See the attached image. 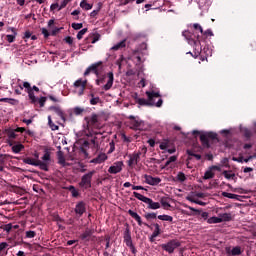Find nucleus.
Instances as JSON below:
<instances>
[{"label":"nucleus","instance_id":"52","mask_svg":"<svg viewBox=\"0 0 256 256\" xmlns=\"http://www.w3.org/2000/svg\"><path fill=\"white\" fill-rule=\"evenodd\" d=\"M15 133H17L15 130H8L7 135L9 139H17V134Z\"/></svg>","mask_w":256,"mask_h":256},{"label":"nucleus","instance_id":"35","mask_svg":"<svg viewBox=\"0 0 256 256\" xmlns=\"http://www.w3.org/2000/svg\"><path fill=\"white\" fill-rule=\"evenodd\" d=\"M187 180V177L185 176V173L183 172H178L175 181H179L180 183H183Z\"/></svg>","mask_w":256,"mask_h":256},{"label":"nucleus","instance_id":"25","mask_svg":"<svg viewBox=\"0 0 256 256\" xmlns=\"http://www.w3.org/2000/svg\"><path fill=\"white\" fill-rule=\"evenodd\" d=\"M125 47H127V40L124 39L122 41H120L119 43H117L116 45H114L111 48V51H119L120 49H125Z\"/></svg>","mask_w":256,"mask_h":256},{"label":"nucleus","instance_id":"57","mask_svg":"<svg viewBox=\"0 0 256 256\" xmlns=\"http://www.w3.org/2000/svg\"><path fill=\"white\" fill-rule=\"evenodd\" d=\"M37 102L39 103L40 107H45V103L47 102V97H40Z\"/></svg>","mask_w":256,"mask_h":256},{"label":"nucleus","instance_id":"27","mask_svg":"<svg viewBox=\"0 0 256 256\" xmlns=\"http://www.w3.org/2000/svg\"><path fill=\"white\" fill-rule=\"evenodd\" d=\"M23 163L26 165H32L33 167H37V160L34 158L26 157L23 159Z\"/></svg>","mask_w":256,"mask_h":256},{"label":"nucleus","instance_id":"26","mask_svg":"<svg viewBox=\"0 0 256 256\" xmlns=\"http://www.w3.org/2000/svg\"><path fill=\"white\" fill-rule=\"evenodd\" d=\"M74 87H76L77 89H87V80H83V79H78L74 82Z\"/></svg>","mask_w":256,"mask_h":256},{"label":"nucleus","instance_id":"31","mask_svg":"<svg viewBox=\"0 0 256 256\" xmlns=\"http://www.w3.org/2000/svg\"><path fill=\"white\" fill-rule=\"evenodd\" d=\"M242 133L247 140H249V139H251V137H253V132L249 128H243Z\"/></svg>","mask_w":256,"mask_h":256},{"label":"nucleus","instance_id":"12","mask_svg":"<svg viewBox=\"0 0 256 256\" xmlns=\"http://www.w3.org/2000/svg\"><path fill=\"white\" fill-rule=\"evenodd\" d=\"M185 207H186V209H189L190 211L193 212V213H186V215H193V216L201 215V218L204 219V221H208L209 212H202L201 210L195 209V208H193L191 206H188V205H186Z\"/></svg>","mask_w":256,"mask_h":256},{"label":"nucleus","instance_id":"50","mask_svg":"<svg viewBox=\"0 0 256 256\" xmlns=\"http://www.w3.org/2000/svg\"><path fill=\"white\" fill-rule=\"evenodd\" d=\"M105 79H107V76H105V75L100 76L99 75L98 79L96 80V85H101V84L105 83Z\"/></svg>","mask_w":256,"mask_h":256},{"label":"nucleus","instance_id":"40","mask_svg":"<svg viewBox=\"0 0 256 256\" xmlns=\"http://www.w3.org/2000/svg\"><path fill=\"white\" fill-rule=\"evenodd\" d=\"M177 161V156H171L168 161L165 163V165L162 167V169H167L171 163H175Z\"/></svg>","mask_w":256,"mask_h":256},{"label":"nucleus","instance_id":"63","mask_svg":"<svg viewBox=\"0 0 256 256\" xmlns=\"http://www.w3.org/2000/svg\"><path fill=\"white\" fill-rule=\"evenodd\" d=\"M65 43H67L68 45H73V37L71 36H67L65 39H64Z\"/></svg>","mask_w":256,"mask_h":256},{"label":"nucleus","instance_id":"51","mask_svg":"<svg viewBox=\"0 0 256 256\" xmlns=\"http://www.w3.org/2000/svg\"><path fill=\"white\" fill-rule=\"evenodd\" d=\"M201 37H202V41H203V37H213V31L211 29L203 31V34Z\"/></svg>","mask_w":256,"mask_h":256},{"label":"nucleus","instance_id":"7","mask_svg":"<svg viewBox=\"0 0 256 256\" xmlns=\"http://www.w3.org/2000/svg\"><path fill=\"white\" fill-rule=\"evenodd\" d=\"M87 123V129H101V124L99 123V115L93 113L90 117H85Z\"/></svg>","mask_w":256,"mask_h":256},{"label":"nucleus","instance_id":"24","mask_svg":"<svg viewBox=\"0 0 256 256\" xmlns=\"http://www.w3.org/2000/svg\"><path fill=\"white\" fill-rule=\"evenodd\" d=\"M91 235H93V230L86 228L84 233L80 235V239L82 241H89V239H91Z\"/></svg>","mask_w":256,"mask_h":256},{"label":"nucleus","instance_id":"44","mask_svg":"<svg viewBox=\"0 0 256 256\" xmlns=\"http://www.w3.org/2000/svg\"><path fill=\"white\" fill-rule=\"evenodd\" d=\"M85 112V108H81L79 106L73 109L74 115H82Z\"/></svg>","mask_w":256,"mask_h":256},{"label":"nucleus","instance_id":"16","mask_svg":"<svg viewBox=\"0 0 256 256\" xmlns=\"http://www.w3.org/2000/svg\"><path fill=\"white\" fill-rule=\"evenodd\" d=\"M225 251L227 256H237L243 253V250H241V246H235L232 249L231 247H226Z\"/></svg>","mask_w":256,"mask_h":256},{"label":"nucleus","instance_id":"32","mask_svg":"<svg viewBox=\"0 0 256 256\" xmlns=\"http://www.w3.org/2000/svg\"><path fill=\"white\" fill-rule=\"evenodd\" d=\"M23 149H25V146L23 144H16L14 146H12V151L13 153H21V151H23Z\"/></svg>","mask_w":256,"mask_h":256},{"label":"nucleus","instance_id":"61","mask_svg":"<svg viewBox=\"0 0 256 256\" xmlns=\"http://www.w3.org/2000/svg\"><path fill=\"white\" fill-rule=\"evenodd\" d=\"M167 147H169V142H162L159 146V148L161 149V151H165L167 149Z\"/></svg>","mask_w":256,"mask_h":256},{"label":"nucleus","instance_id":"58","mask_svg":"<svg viewBox=\"0 0 256 256\" xmlns=\"http://www.w3.org/2000/svg\"><path fill=\"white\" fill-rule=\"evenodd\" d=\"M133 55H136L137 63H143V60L141 59V56H139V50H134Z\"/></svg>","mask_w":256,"mask_h":256},{"label":"nucleus","instance_id":"2","mask_svg":"<svg viewBox=\"0 0 256 256\" xmlns=\"http://www.w3.org/2000/svg\"><path fill=\"white\" fill-rule=\"evenodd\" d=\"M193 32L185 30L182 32L183 37L188 41H192L194 45H201V41H203V27L200 26L199 23H194L192 25Z\"/></svg>","mask_w":256,"mask_h":256},{"label":"nucleus","instance_id":"29","mask_svg":"<svg viewBox=\"0 0 256 256\" xmlns=\"http://www.w3.org/2000/svg\"><path fill=\"white\" fill-rule=\"evenodd\" d=\"M154 231H153V237H159L161 235V226L159 223H154L153 224Z\"/></svg>","mask_w":256,"mask_h":256},{"label":"nucleus","instance_id":"43","mask_svg":"<svg viewBox=\"0 0 256 256\" xmlns=\"http://www.w3.org/2000/svg\"><path fill=\"white\" fill-rule=\"evenodd\" d=\"M222 197H227V199H237L239 197L237 194H232L229 192H222Z\"/></svg>","mask_w":256,"mask_h":256},{"label":"nucleus","instance_id":"37","mask_svg":"<svg viewBox=\"0 0 256 256\" xmlns=\"http://www.w3.org/2000/svg\"><path fill=\"white\" fill-rule=\"evenodd\" d=\"M158 219H159L160 221H168L169 223H173V218H172V216H169V215H166V214L159 215V216H158Z\"/></svg>","mask_w":256,"mask_h":256},{"label":"nucleus","instance_id":"23","mask_svg":"<svg viewBox=\"0 0 256 256\" xmlns=\"http://www.w3.org/2000/svg\"><path fill=\"white\" fill-rule=\"evenodd\" d=\"M101 39V34L95 33V34H90L89 37L85 39L86 43H92L95 44L96 41H99Z\"/></svg>","mask_w":256,"mask_h":256},{"label":"nucleus","instance_id":"13","mask_svg":"<svg viewBox=\"0 0 256 256\" xmlns=\"http://www.w3.org/2000/svg\"><path fill=\"white\" fill-rule=\"evenodd\" d=\"M123 171V161H117L112 166L109 167L108 173L111 175H117Z\"/></svg>","mask_w":256,"mask_h":256},{"label":"nucleus","instance_id":"17","mask_svg":"<svg viewBox=\"0 0 256 256\" xmlns=\"http://www.w3.org/2000/svg\"><path fill=\"white\" fill-rule=\"evenodd\" d=\"M76 215H79V217H83V214L85 211H87V207L84 201H80L76 204V207L74 209Z\"/></svg>","mask_w":256,"mask_h":256},{"label":"nucleus","instance_id":"38","mask_svg":"<svg viewBox=\"0 0 256 256\" xmlns=\"http://www.w3.org/2000/svg\"><path fill=\"white\" fill-rule=\"evenodd\" d=\"M219 218L221 219V223H223V221H231L232 216H231V213H224V214H220Z\"/></svg>","mask_w":256,"mask_h":256},{"label":"nucleus","instance_id":"4","mask_svg":"<svg viewBox=\"0 0 256 256\" xmlns=\"http://www.w3.org/2000/svg\"><path fill=\"white\" fill-rule=\"evenodd\" d=\"M160 247L163 249V251H166L171 255L175 253V249L181 247V242H179L177 239H172L166 244H161Z\"/></svg>","mask_w":256,"mask_h":256},{"label":"nucleus","instance_id":"11","mask_svg":"<svg viewBox=\"0 0 256 256\" xmlns=\"http://www.w3.org/2000/svg\"><path fill=\"white\" fill-rule=\"evenodd\" d=\"M187 55H192V57H194V59H197L199 56L200 60L207 61V57H209V55H211V50H209V48H207V47H204L203 50L195 53V55H193V53H191V52H187Z\"/></svg>","mask_w":256,"mask_h":256},{"label":"nucleus","instance_id":"39","mask_svg":"<svg viewBox=\"0 0 256 256\" xmlns=\"http://www.w3.org/2000/svg\"><path fill=\"white\" fill-rule=\"evenodd\" d=\"M207 223H209V225H213L215 223H221V219L217 216H213L208 218Z\"/></svg>","mask_w":256,"mask_h":256},{"label":"nucleus","instance_id":"64","mask_svg":"<svg viewBox=\"0 0 256 256\" xmlns=\"http://www.w3.org/2000/svg\"><path fill=\"white\" fill-rule=\"evenodd\" d=\"M72 194V197L77 198L79 197V190L73 188V190L70 192Z\"/></svg>","mask_w":256,"mask_h":256},{"label":"nucleus","instance_id":"20","mask_svg":"<svg viewBox=\"0 0 256 256\" xmlns=\"http://www.w3.org/2000/svg\"><path fill=\"white\" fill-rule=\"evenodd\" d=\"M145 181L148 185H159L161 183V178L159 177H153L151 175H145Z\"/></svg>","mask_w":256,"mask_h":256},{"label":"nucleus","instance_id":"53","mask_svg":"<svg viewBox=\"0 0 256 256\" xmlns=\"http://www.w3.org/2000/svg\"><path fill=\"white\" fill-rule=\"evenodd\" d=\"M72 29L75 31H79V29H83V23H72Z\"/></svg>","mask_w":256,"mask_h":256},{"label":"nucleus","instance_id":"42","mask_svg":"<svg viewBox=\"0 0 256 256\" xmlns=\"http://www.w3.org/2000/svg\"><path fill=\"white\" fill-rule=\"evenodd\" d=\"M47 161H51V152H49V150H45V153L42 157V162L47 163Z\"/></svg>","mask_w":256,"mask_h":256},{"label":"nucleus","instance_id":"34","mask_svg":"<svg viewBox=\"0 0 256 256\" xmlns=\"http://www.w3.org/2000/svg\"><path fill=\"white\" fill-rule=\"evenodd\" d=\"M80 7H81L82 9H85V11H89V10L93 9V5L87 3V1H85V0H82V1H81Z\"/></svg>","mask_w":256,"mask_h":256},{"label":"nucleus","instance_id":"18","mask_svg":"<svg viewBox=\"0 0 256 256\" xmlns=\"http://www.w3.org/2000/svg\"><path fill=\"white\" fill-rule=\"evenodd\" d=\"M123 239L126 246L133 244V239L131 238V229L129 228V224H127L126 229L124 230Z\"/></svg>","mask_w":256,"mask_h":256},{"label":"nucleus","instance_id":"49","mask_svg":"<svg viewBox=\"0 0 256 256\" xmlns=\"http://www.w3.org/2000/svg\"><path fill=\"white\" fill-rule=\"evenodd\" d=\"M90 143H92L94 149H99V142H97V136H94L90 140Z\"/></svg>","mask_w":256,"mask_h":256},{"label":"nucleus","instance_id":"48","mask_svg":"<svg viewBox=\"0 0 256 256\" xmlns=\"http://www.w3.org/2000/svg\"><path fill=\"white\" fill-rule=\"evenodd\" d=\"M88 29L87 28H84L82 30H80L77 34V39L79 41H81V39H83V35H85V33H87Z\"/></svg>","mask_w":256,"mask_h":256},{"label":"nucleus","instance_id":"19","mask_svg":"<svg viewBox=\"0 0 256 256\" xmlns=\"http://www.w3.org/2000/svg\"><path fill=\"white\" fill-rule=\"evenodd\" d=\"M107 77H108L107 83L103 86L104 91H109V89L113 87V81H115V76L113 72H108Z\"/></svg>","mask_w":256,"mask_h":256},{"label":"nucleus","instance_id":"60","mask_svg":"<svg viewBox=\"0 0 256 256\" xmlns=\"http://www.w3.org/2000/svg\"><path fill=\"white\" fill-rule=\"evenodd\" d=\"M6 41H8V43H13L15 41V35H6Z\"/></svg>","mask_w":256,"mask_h":256},{"label":"nucleus","instance_id":"55","mask_svg":"<svg viewBox=\"0 0 256 256\" xmlns=\"http://www.w3.org/2000/svg\"><path fill=\"white\" fill-rule=\"evenodd\" d=\"M223 175H224L225 179H235V174H229V172L227 170L223 171Z\"/></svg>","mask_w":256,"mask_h":256},{"label":"nucleus","instance_id":"9","mask_svg":"<svg viewBox=\"0 0 256 256\" xmlns=\"http://www.w3.org/2000/svg\"><path fill=\"white\" fill-rule=\"evenodd\" d=\"M99 69H103V61H98L91 64L84 72V77H87L89 74L94 73L96 77H99Z\"/></svg>","mask_w":256,"mask_h":256},{"label":"nucleus","instance_id":"62","mask_svg":"<svg viewBox=\"0 0 256 256\" xmlns=\"http://www.w3.org/2000/svg\"><path fill=\"white\" fill-rule=\"evenodd\" d=\"M109 145H110V148H109V150H108V153H113V151H115V141H111L110 143H109Z\"/></svg>","mask_w":256,"mask_h":256},{"label":"nucleus","instance_id":"3","mask_svg":"<svg viewBox=\"0 0 256 256\" xmlns=\"http://www.w3.org/2000/svg\"><path fill=\"white\" fill-rule=\"evenodd\" d=\"M133 196L139 201L146 203V205H148V209H161V204L159 202H153V199L148 198L147 196H144L142 194H139V192H133Z\"/></svg>","mask_w":256,"mask_h":256},{"label":"nucleus","instance_id":"41","mask_svg":"<svg viewBox=\"0 0 256 256\" xmlns=\"http://www.w3.org/2000/svg\"><path fill=\"white\" fill-rule=\"evenodd\" d=\"M213 177H215V173L211 170H208L204 173L203 179L204 180L213 179Z\"/></svg>","mask_w":256,"mask_h":256},{"label":"nucleus","instance_id":"15","mask_svg":"<svg viewBox=\"0 0 256 256\" xmlns=\"http://www.w3.org/2000/svg\"><path fill=\"white\" fill-rule=\"evenodd\" d=\"M131 125V129H133L134 131H145V129H147V127L145 126V121L141 119H136L132 121Z\"/></svg>","mask_w":256,"mask_h":256},{"label":"nucleus","instance_id":"21","mask_svg":"<svg viewBox=\"0 0 256 256\" xmlns=\"http://www.w3.org/2000/svg\"><path fill=\"white\" fill-rule=\"evenodd\" d=\"M107 161V154L100 153L96 158L92 159L90 163H95L96 165H99L101 163H105Z\"/></svg>","mask_w":256,"mask_h":256},{"label":"nucleus","instance_id":"36","mask_svg":"<svg viewBox=\"0 0 256 256\" xmlns=\"http://www.w3.org/2000/svg\"><path fill=\"white\" fill-rule=\"evenodd\" d=\"M57 157H58V163L60 165H65V156L63 155V151L59 150L57 152Z\"/></svg>","mask_w":256,"mask_h":256},{"label":"nucleus","instance_id":"1","mask_svg":"<svg viewBox=\"0 0 256 256\" xmlns=\"http://www.w3.org/2000/svg\"><path fill=\"white\" fill-rule=\"evenodd\" d=\"M146 95L148 97V100L145 98H138L137 94H135V101L138 103V105L142 107H161L163 105V99H159L157 103H155V99L161 97V94L159 92H150L146 91Z\"/></svg>","mask_w":256,"mask_h":256},{"label":"nucleus","instance_id":"5","mask_svg":"<svg viewBox=\"0 0 256 256\" xmlns=\"http://www.w3.org/2000/svg\"><path fill=\"white\" fill-rule=\"evenodd\" d=\"M18 87H20L21 91H23V89H25V92L28 93V97H29L32 105L37 104L38 99H37V97H35V92H33V89H31V83L23 82L22 84H19Z\"/></svg>","mask_w":256,"mask_h":256},{"label":"nucleus","instance_id":"30","mask_svg":"<svg viewBox=\"0 0 256 256\" xmlns=\"http://www.w3.org/2000/svg\"><path fill=\"white\" fill-rule=\"evenodd\" d=\"M160 203L164 209H169V207H171V204L169 203V198L167 197H162L160 199Z\"/></svg>","mask_w":256,"mask_h":256},{"label":"nucleus","instance_id":"46","mask_svg":"<svg viewBox=\"0 0 256 256\" xmlns=\"http://www.w3.org/2000/svg\"><path fill=\"white\" fill-rule=\"evenodd\" d=\"M37 236V232L33 230L26 231V238L27 239H34Z\"/></svg>","mask_w":256,"mask_h":256},{"label":"nucleus","instance_id":"59","mask_svg":"<svg viewBox=\"0 0 256 256\" xmlns=\"http://www.w3.org/2000/svg\"><path fill=\"white\" fill-rule=\"evenodd\" d=\"M4 231H6V233H10L11 232V229H13V224L9 223V224H6L4 227H3Z\"/></svg>","mask_w":256,"mask_h":256},{"label":"nucleus","instance_id":"8","mask_svg":"<svg viewBox=\"0 0 256 256\" xmlns=\"http://www.w3.org/2000/svg\"><path fill=\"white\" fill-rule=\"evenodd\" d=\"M93 175H95V171H90L87 174H84L79 182V187H83L84 189H91V181H93Z\"/></svg>","mask_w":256,"mask_h":256},{"label":"nucleus","instance_id":"14","mask_svg":"<svg viewBox=\"0 0 256 256\" xmlns=\"http://www.w3.org/2000/svg\"><path fill=\"white\" fill-rule=\"evenodd\" d=\"M128 215H130V217H132V219H135V221H137L139 227L144 225L145 227H148V229H151V225L143 222V220L141 219V216H139V214H137V212H135L133 210H128Z\"/></svg>","mask_w":256,"mask_h":256},{"label":"nucleus","instance_id":"56","mask_svg":"<svg viewBox=\"0 0 256 256\" xmlns=\"http://www.w3.org/2000/svg\"><path fill=\"white\" fill-rule=\"evenodd\" d=\"M126 247H129L132 255H134V256L137 255V248H135V245H133V243L132 244H128V246H126Z\"/></svg>","mask_w":256,"mask_h":256},{"label":"nucleus","instance_id":"45","mask_svg":"<svg viewBox=\"0 0 256 256\" xmlns=\"http://www.w3.org/2000/svg\"><path fill=\"white\" fill-rule=\"evenodd\" d=\"M145 219H147V221H151V219H157V213L152 212V213H147L144 215Z\"/></svg>","mask_w":256,"mask_h":256},{"label":"nucleus","instance_id":"6","mask_svg":"<svg viewBox=\"0 0 256 256\" xmlns=\"http://www.w3.org/2000/svg\"><path fill=\"white\" fill-rule=\"evenodd\" d=\"M209 139H211L212 141H215V139H217V133L206 132V133L200 134V141L202 143V146L205 149H209V147H211V144L209 143Z\"/></svg>","mask_w":256,"mask_h":256},{"label":"nucleus","instance_id":"10","mask_svg":"<svg viewBox=\"0 0 256 256\" xmlns=\"http://www.w3.org/2000/svg\"><path fill=\"white\" fill-rule=\"evenodd\" d=\"M129 160L127 161L128 167L133 169L137 163L141 161V152H134L133 154H129Z\"/></svg>","mask_w":256,"mask_h":256},{"label":"nucleus","instance_id":"54","mask_svg":"<svg viewBox=\"0 0 256 256\" xmlns=\"http://www.w3.org/2000/svg\"><path fill=\"white\" fill-rule=\"evenodd\" d=\"M100 102H101V98L99 97H93L90 99V105H97Z\"/></svg>","mask_w":256,"mask_h":256},{"label":"nucleus","instance_id":"47","mask_svg":"<svg viewBox=\"0 0 256 256\" xmlns=\"http://www.w3.org/2000/svg\"><path fill=\"white\" fill-rule=\"evenodd\" d=\"M73 0H63L62 3L60 4L58 11H61V9H65L69 3H71Z\"/></svg>","mask_w":256,"mask_h":256},{"label":"nucleus","instance_id":"33","mask_svg":"<svg viewBox=\"0 0 256 256\" xmlns=\"http://www.w3.org/2000/svg\"><path fill=\"white\" fill-rule=\"evenodd\" d=\"M48 125L52 131H59V126L53 123V120H51V116H48Z\"/></svg>","mask_w":256,"mask_h":256},{"label":"nucleus","instance_id":"28","mask_svg":"<svg viewBox=\"0 0 256 256\" xmlns=\"http://www.w3.org/2000/svg\"><path fill=\"white\" fill-rule=\"evenodd\" d=\"M36 167H40L41 171H49V166L47 162H43L41 160H37Z\"/></svg>","mask_w":256,"mask_h":256},{"label":"nucleus","instance_id":"22","mask_svg":"<svg viewBox=\"0 0 256 256\" xmlns=\"http://www.w3.org/2000/svg\"><path fill=\"white\" fill-rule=\"evenodd\" d=\"M50 111H54V113H56V115H58V117L61 118L62 121H65V112H63L60 107L51 106Z\"/></svg>","mask_w":256,"mask_h":256}]
</instances>
